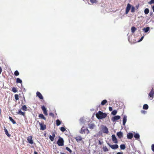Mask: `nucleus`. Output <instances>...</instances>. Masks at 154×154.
Segmentation results:
<instances>
[{
  "instance_id": "1",
  "label": "nucleus",
  "mask_w": 154,
  "mask_h": 154,
  "mask_svg": "<svg viewBox=\"0 0 154 154\" xmlns=\"http://www.w3.org/2000/svg\"><path fill=\"white\" fill-rule=\"evenodd\" d=\"M96 116L98 119H102L106 117L107 114L106 113H103L101 111H99L96 114Z\"/></svg>"
},
{
  "instance_id": "2",
  "label": "nucleus",
  "mask_w": 154,
  "mask_h": 154,
  "mask_svg": "<svg viewBox=\"0 0 154 154\" xmlns=\"http://www.w3.org/2000/svg\"><path fill=\"white\" fill-rule=\"evenodd\" d=\"M101 130L104 133L108 134L109 131L106 126L103 125H101Z\"/></svg>"
},
{
  "instance_id": "3",
  "label": "nucleus",
  "mask_w": 154,
  "mask_h": 154,
  "mask_svg": "<svg viewBox=\"0 0 154 154\" xmlns=\"http://www.w3.org/2000/svg\"><path fill=\"white\" fill-rule=\"evenodd\" d=\"M57 143L59 146H63L64 145V140L63 138L60 137Z\"/></svg>"
},
{
  "instance_id": "4",
  "label": "nucleus",
  "mask_w": 154,
  "mask_h": 154,
  "mask_svg": "<svg viewBox=\"0 0 154 154\" xmlns=\"http://www.w3.org/2000/svg\"><path fill=\"white\" fill-rule=\"evenodd\" d=\"M107 144L113 149H116L119 147V146L117 144L111 145L110 143H107Z\"/></svg>"
},
{
  "instance_id": "5",
  "label": "nucleus",
  "mask_w": 154,
  "mask_h": 154,
  "mask_svg": "<svg viewBox=\"0 0 154 154\" xmlns=\"http://www.w3.org/2000/svg\"><path fill=\"white\" fill-rule=\"evenodd\" d=\"M120 119V116H116L113 117L111 120L113 122H115Z\"/></svg>"
},
{
  "instance_id": "6",
  "label": "nucleus",
  "mask_w": 154,
  "mask_h": 154,
  "mask_svg": "<svg viewBox=\"0 0 154 154\" xmlns=\"http://www.w3.org/2000/svg\"><path fill=\"white\" fill-rule=\"evenodd\" d=\"M154 94V90L153 88H152L148 96H149L151 98H152L151 99L152 100L153 99V96Z\"/></svg>"
},
{
  "instance_id": "7",
  "label": "nucleus",
  "mask_w": 154,
  "mask_h": 154,
  "mask_svg": "<svg viewBox=\"0 0 154 154\" xmlns=\"http://www.w3.org/2000/svg\"><path fill=\"white\" fill-rule=\"evenodd\" d=\"M88 127L90 129H93L96 126L92 122H91L88 125Z\"/></svg>"
},
{
  "instance_id": "8",
  "label": "nucleus",
  "mask_w": 154,
  "mask_h": 154,
  "mask_svg": "<svg viewBox=\"0 0 154 154\" xmlns=\"http://www.w3.org/2000/svg\"><path fill=\"white\" fill-rule=\"evenodd\" d=\"M39 125L40 126V129L41 130H43L46 129V126L44 124L40 122L39 123Z\"/></svg>"
},
{
  "instance_id": "9",
  "label": "nucleus",
  "mask_w": 154,
  "mask_h": 154,
  "mask_svg": "<svg viewBox=\"0 0 154 154\" xmlns=\"http://www.w3.org/2000/svg\"><path fill=\"white\" fill-rule=\"evenodd\" d=\"M131 8V5L129 3H128L127 4V6L126 7V11H125V14H127L129 12L130 9Z\"/></svg>"
},
{
  "instance_id": "10",
  "label": "nucleus",
  "mask_w": 154,
  "mask_h": 154,
  "mask_svg": "<svg viewBox=\"0 0 154 154\" xmlns=\"http://www.w3.org/2000/svg\"><path fill=\"white\" fill-rule=\"evenodd\" d=\"M112 140L113 142L115 143H118V140L115 135L114 134H112Z\"/></svg>"
},
{
  "instance_id": "11",
  "label": "nucleus",
  "mask_w": 154,
  "mask_h": 154,
  "mask_svg": "<svg viewBox=\"0 0 154 154\" xmlns=\"http://www.w3.org/2000/svg\"><path fill=\"white\" fill-rule=\"evenodd\" d=\"M27 140L29 143L32 144L33 143L32 140V137L29 136L27 137Z\"/></svg>"
},
{
  "instance_id": "12",
  "label": "nucleus",
  "mask_w": 154,
  "mask_h": 154,
  "mask_svg": "<svg viewBox=\"0 0 154 154\" xmlns=\"http://www.w3.org/2000/svg\"><path fill=\"white\" fill-rule=\"evenodd\" d=\"M127 120V116L126 115H124L123 119L122 124L123 125H125Z\"/></svg>"
},
{
  "instance_id": "13",
  "label": "nucleus",
  "mask_w": 154,
  "mask_h": 154,
  "mask_svg": "<svg viewBox=\"0 0 154 154\" xmlns=\"http://www.w3.org/2000/svg\"><path fill=\"white\" fill-rule=\"evenodd\" d=\"M36 95L40 99H43V96L40 92L37 91L36 92Z\"/></svg>"
},
{
  "instance_id": "14",
  "label": "nucleus",
  "mask_w": 154,
  "mask_h": 154,
  "mask_svg": "<svg viewBox=\"0 0 154 154\" xmlns=\"http://www.w3.org/2000/svg\"><path fill=\"white\" fill-rule=\"evenodd\" d=\"M133 135L131 133H129L127 134V138L129 139H131L133 137Z\"/></svg>"
},
{
  "instance_id": "15",
  "label": "nucleus",
  "mask_w": 154,
  "mask_h": 154,
  "mask_svg": "<svg viewBox=\"0 0 154 154\" xmlns=\"http://www.w3.org/2000/svg\"><path fill=\"white\" fill-rule=\"evenodd\" d=\"M117 135L120 139L121 138L123 137V133L121 131L118 132L117 133Z\"/></svg>"
},
{
  "instance_id": "16",
  "label": "nucleus",
  "mask_w": 154,
  "mask_h": 154,
  "mask_svg": "<svg viewBox=\"0 0 154 154\" xmlns=\"http://www.w3.org/2000/svg\"><path fill=\"white\" fill-rule=\"evenodd\" d=\"M150 29V28L149 27L144 28L143 29V30L144 32L146 33L148 32Z\"/></svg>"
},
{
  "instance_id": "17",
  "label": "nucleus",
  "mask_w": 154,
  "mask_h": 154,
  "mask_svg": "<svg viewBox=\"0 0 154 154\" xmlns=\"http://www.w3.org/2000/svg\"><path fill=\"white\" fill-rule=\"evenodd\" d=\"M18 114H19L20 115H21L24 116H25V115L24 112H22L21 110H19L18 112H17Z\"/></svg>"
},
{
  "instance_id": "18",
  "label": "nucleus",
  "mask_w": 154,
  "mask_h": 154,
  "mask_svg": "<svg viewBox=\"0 0 154 154\" xmlns=\"http://www.w3.org/2000/svg\"><path fill=\"white\" fill-rule=\"evenodd\" d=\"M75 139L77 142L81 141L82 139V137L81 136L77 137H75Z\"/></svg>"
},
{
  "instance_id": "19",
  "label": "nucleus",
  "mask_w": 154,
  "mask_h": 154,
  "mask_svg": "<svg viewBox=\"0 0 154 154\" xmlns=\"http://www.w3.org/2000/svg\"><path fill=\"white\" fill-rule=\"evenodd\" d=\"M134 137L135 138L137 139H139L140 136L138 133H135L134 134Z\"/></svg>"
},
{
  "instance_id": "20",
  "label": "nucleus",
  "mask_w": 154,
  "mask_h": 154,
  "mask_svg": "<svg viewBox=\"0 0 154 154\" xmlns=\"http://www.w3.org/2000/svg\"><path fill=\"white\" fill-rule=\"evenodd\" d=\"M4 130L5 132V134L8 136L10 137V135L8 133V130L7 129H6L5 127H4Z\"/></svg>"
},
{
  "instance_id": "21",
  "label": "nucleus",
  "mask_w": 154,
  "mask_h": 154,
  "mask_svg": "<svg viewBox=\"0 0 154 154\" xmlns=\"http://www.w3.org/2000/svg\"><path fill=\"white\" fill-rule=\"evenodd\" d=\"M39 117L42 119H43L44 120H46V118L44 117L43 115L42 114H40L39 115Z\"/></svg>"
},
{
  "instance_id": "22",
  "label": "nucleus",
  "mask_w": 154,
  "mask_h": 154,
  "mask_svg": "<svg viewBox=\"0 0 154 154\" xmlns=\"http://www.w3.org/2000/svg\"><path fill=\"white\" fill-rule=\"evenodd\" d=\"M120 149L122 150L125 149L126 147L125 145L124 144H121L120 145Z\"/></svg>"
},
{
  "instance_id": "23",
  "label": "nucleus",
  "mask_w": 154,
  "mask_h": 154,
  "mask_svg": "<svg viewBox=\"0 0 154 154\" xmlns=\"http://www.w3.org/2000/svg\"><path fill=\"white\" fill-rule=\"evenodd\" d=\"M136 30V28L134 26H132L131 28V31L133 33H134Z\"/></svg>"
},
{
  "instance_id": "24",
  "label": "nucleus",
  "mask_w": 154,
  "mask_h": 154,
  "mask_svg": "<svg viewBox=\"0 0 154 154\" xmlns=\"http://www.w3.org/2000/svg\"><path fill=\"white\" fill-rule=\"evenodd\" d=\"M9 119L13 124H16V122L12 119L11 117L10 116L9 117Z\"/></svg>"
},
{
  "instance_id": "25",
  "label": "nucleus",
  "mask_w": 154,
  "mask_h": 154,
  "mask_svg": "<svg viewBox=\"0 0 154 154\" xmlns=\"http://www.w3.org/2000/svg\"><path fill=\"white\" fill-rule=\"evenodd\" d=\"M79 121H80V123L81 124H82L84 122L85 120L83 118H82L80 119Z\"/></svg>"
},
{
  "instance_id": "26",
  "label": "nucleus",
  "mask_w": 154,
  "mask_h": 154,
  "mask_svg": "<svg viewBox=\"0 0 154 154\" xmlns=\"http://www.w3.org/2000/svg\"><path fill=\"white\" fill-rule=\"evenodd\" d=\"M148 106L147 104H145L143 106V109H148Z\"/></svg>"
},
{
  "instance_id": "27",
  "label": "nucleus",
  "mask_w": 154,
  "mask_h": 154,
  "mask_svg": "<svg viewBox=\"0 0 154 154\" xmlns=\"http://www.w3.org/2000/svg\"><path fill=\"white\" fill-rule=\"evenodd\" d=\"M103 151L105 152H107L109 150L108 149L106 146H103Z\"/></svg>"
},
{
  "instance_id": "28",
  "label": "nucleus",
  "mask_w": 154,
  "mask_h": 154,
  "mask_svg": "<svg viewBox=\"0 0 154 154\" xmlns=\"http://www.w3.org/2000/svg\"><path fill=\"white\" fill-rule=\"evenodd\" d=\"M107 102V101L106 100H103L101 103V104L102 105H104Z\"/></svg>"
},
{
  "instance_id": "29",
  "label": "nucleus",
  "mask_w": 154,
  "mask_h": 154,
  "mask_svg": "<svg viewBox=\"0 0 154 154\" xmlns=\"http://www.w3.org/2000/svg\"><path fill=\"white\" fill-rule=\"evenodd\" d=\"M85 130L84 128L83 127H82L81 128V130L80 131V133L81 134L85 133Z\"/></svg>"
},
{
  "instance_id": "30",
  "label": "nucleus",
  "mask_w": 154,
  "mask_h": 154,
  "mask_svg": "<svg viewBox=\"0 0 154 154\" xmlns=\"http://www.w3.org/2000/svg\"><path fill=\"white\" fill-rule=\"evenodd\" d=\"M16 82L17 83H22V81L20 78H17L16 79Z\"/></svg>"
},
{
  "instance_id": "31",
  "label": "nucleus",
  "mask_w": 154,
  "mask_h": 154,
  "mask_svg": "<svg viewBox=\"0 0 154 154\" xmlns=\"http://www.w3.org/2000/svg\"><path fill=\"white\" fill-rule=\"evenodd\" d=\"M56 125L57 126H59L61 124V122L59 119H57L56 121Z\"/></svg>"
},
{
  "instance_id": "32",
  "label": "nucleus",
  "mask_w": 154,
  "mask_h": 154,
  "mask_svg": "<svg viewBox=\"0 0 154 154\" xmlns=\"http://www.w3.org/2000/svg\"><path fill=\"white\" fill-rule=\"evenodd\" d=\"M144 12L145 14H147L149 12V10L148 8H146L145 9Z\"/></svg>"
},
{
  "instance_id": "33",
  "label": "nucleus",
  "mask_w": 154,
  "mask_h": 154,
  "mask_svg": "<svg viewBox=\"0 0 154 154\" xmlns=\"http://www.w3.org/2000/svg\"><path fill=\"white\" fill-rule=\"evenodd\" d=\"M117 113V111L116 110H113L111 112V114L113 115H115Z\"/></svg>"
},
{
  "instance_id": "34",
  "label": "nucleus",
  "mask_w": 154,
  "mask_h": 154,
  "mask_svg": "<svg viewBox=\"0 0 154 154\" xmlns=\"http://www.w3.org/2000/svg\"><path fill=\"white\" fill-rule=\"evenodd\" d=\"M131 12L132 13H134L135 11V8L133 6H131Z\"/></svg>"
},
{
  "instance_id": "35",
  "label": "nucleus",
  "mask_w": 154,
  "mask_h": 154,
  "mask_svg": "<svg viewBox=\"0 0 154 154\" xmlns=\"http://www.w3.org/2000/svg\"><path fill=\"white\" fill-rule=\"evenodd\" d=\"M22 109L24 111H26L27 109V107L26 105H24L22 106Z\"/></svg>"
},
{
  "instance_id": "36",
  "label": "nucleus",
  "mask_w": 154,
  "mask_h": 154,
  "mask_svg": "<svg viewBox=\"0 0 154 154\" xmlns=\"http://www.w3.org/2000/svg\"><path fill=\"white\" fill-rule=\"evenodd\" d=\"M14 74L16 76H18L19 75V73L18 71L16 70L14 72Z\"/></svg>"
},
{
  "instance_id": "37",
  "label": "nucleus",
  "mask_w": 154,
  "mask_h": 154,
  "mask_svg": "<svg viewBox=\"0 0 154 154\" xmlns=\"http://www.w3.org/2000/svg\"><path fill=\"white\" fill-rule=\"evenodd\" d=\"M42 110L43 111H46L47 110L46 108H45V106H43L41 107Z\"/></svg>"
},
{
  "instance_id": "38",
  "label": "nucleus",
  "mask_w": 154,
  "mask_h": 154,
  "mask_svg": "<svg viewBox=\"0 0 154 154\" xmlns=\"http://www.w3.org/2000/svg\"><path fill=\"white\" fill-rule=\"evenodd\" d=\"M12 91L14 93H16L17 91L16 88L15 87H13L12 88Z\"/></svg>"
},
{
  "instance_id": "39",
  "label": "nucleus",
  "mask_w": 154,
  "mask_h": 154,
  "mask_svg": "<svg viewBox=\"0 0 154 154\" xmlns=\"http://www.w3.org/2000/svg\"><path fill=\"white\" fill-rule=\"evenodd\" d=\"M49 138L51 141H53L54 139V138L52 137L51 135H50Z\"/></svg>"
},
{
  "instance_id": "40",
  "label": "nucleus",
  "mask_w": 154,
  "mask_h": 154,
  "mask_svg": "<svg viewBox=\"0 0 154 154\" xmlns=\"http://www.w3.org/2000/svg\"><path fill=\"white\" fill-rule=\"evenodd\" d=\"M60 130L64 132L65 131L66 129L64 127H61L60 128Z\"/></svg>"
},
{
  "instance_id": "41",
  "label": "nucleus",
  "mask_w": 154,
  "mask_h": 154,
  "mask_svg": "<svg viewBox=\"0 0 154 154\" xmlns=\"http://www.w3.org/2000/svg\"><path fill=\"white\" fill-rule=\"evenodd\" d=\"M14 97L15 99L16 100H17L19 99L18 95V94H15Z\"/></svg>"
},
{
  "instance_id": "42",
  "label": "nucleus",
  "mask_w": 154,
  "mask_h": 154,
  "mask_svg": "<svg viewBox=\"0 0 154 154\" xmlns=\"http://www.w3.org/2000/svg\"><path fill=\"white\" fill-rule=\"evenodd\" d=\"M148 4L150 5L154 4V0H151V1L148 2Z\"/></svg>"
},
{
  "instance_id": "43",
  "label": "nucleus",
  "mask_w": 154,
  "mask_h": 154,
  "mask_svg": "<svg viewBox=\"0 0 154 154\" xmlns=\"http://www.w3.org/2000/svg\"><path fill=\"white\" fill-rule=\"evenodd\" d=\"M66 149L70 152L71 153L72 152V150L68 147H66Z\"/></svg>"
},
{
  "instance_id": "44",
  "label": "nucleus",
  "mask_w": 154,
  "mask_h": 154,
  "mask_svg": "<svg viewBox=\"0 0 154 154\" xmlns=\"http://www.w3.org/2000/svg\"><path fill=\"white\" fill-rule=\"evenodd\" d=\"M91 2L92 3H96L97 1L96 0H90Z\"/></svg>"
},
{
  "instance_id": "45",
  "label": "nucleus",
  "mask_w": 154,
  "mask_h": 154,
  "mask_svg": "<svg viewBox=\"0 0 154 154\" xmlns=\"http://www.w3.org/2000/svg\"><path fill=\"white\" fill-rule=\"evenodd\" d=\"M144 36H142L141 38H140V39L138 41V42H140L144 38Z\"/></svg>"
},
{
  "instance_id": "46",
  "label": "nucleus",
  "mask_w": 154,
  "mask_h": 154,
  "mask_svg": "<svg viewBox=\"0 0 154 154\" xmlns=\"http://www.w3.org/2000/svg\"><path fill=\"white\" fill-rule=\"evenodd\" d=\"M152 150L154 152V144H152L151 146Z\"/></svg>"
},
{
  "instance_id": "47",
  "label": "nucleus",
  "mask_w": 154,
  "mask_h": 154,
  "mask_svg": "<svg viewBox=\"0 0 154 154\" xmlns=\"http://www.w3.org/2000/svg\"><path fill=\"white\" fill-rule=\"evenodd\" d=\"M43 113H44V114L45 115V116H47L48 115V113L47 112V110H46V111H43Z\"/></svg>"
},
{
  "instance_id": "48",
  "label": "nucleus",
  "mask_w": 154,
  "mask_h": 154,
  "mask_svg": "<svg viewBox=\"0 0 154 154\" xmlns=\"http://www.w3.org/2000/svg\"><path fill=\"white\" fill-rule=\"evenodd\" d=\"M49 115L50 116H53V117H54V114L52 112H51L49 114Z\"/></svg>"
},
{
  "instance_id": "49",
  "label": "nucleus",
  "mask_w": 154,
  "mask_h": 154,
  "mask_svg": "<svg viewBox=\"0 0 154 154\" xmlns=\"http://www.w3.org/2000/svg\"><path fill=\"white\" fill-rule=\"evenodd\" d=\"M109 110L110 111H112V109L111 107H109Z\"/></svg>"
},
{
  "instance_id": "50",
  "label": "nucleus",
  "mask_w": 154,
  "mask_h": 154,
  "mask_svg": "<svg viewBox=\"0 0 154 154\" xmlns=\"http://www.w3.org/2000/svg\"><path fill=\"white\" fill-rule=\"evenodd\" d=\"M52 135L51 136L52 137H53L54 138L55 137V134L53 133L52 134Z\"/></svg>"
},
{
  "instance_id": "51",
  "label": "nucleus",
  "mask_w": 154,
  "mask_h": 154,
  "mask_svg": "<svg viewBox=\"0 0 154 154\" xmlns=\"http://www.w3.org/2000/svg\"><path fill=\"white\" fill-rule=\"evenodd\" d=\"M150 16H152L153 15V13L152 11L150 12Z\"/></svg>"
},
{
  "instance_id": "52",
  "label": "nucleus",
  "mask_w": 154,
  "mask_h": 154,
  "mask_svg": "<svg viewBox=\"0 0 154 154\" xmlns=\"http://www.w3.org/2000/svg\"><path fill=\"white\" fill-rule=\"evenodd\" d=\"M2 70L1 67L0 66V74L1 73Z\"/></svg>"
},
{
  "instance_id": "53",
  "label": "nucleus",
  "mask_w": 154,
  "mask_h": 154,
  "mask_svg": "<svg viewBox=\"0 0 154 154\" xmlns=\"http://www.w3.org/2000/svg\"><path fill=\"white\" fill-rule=\"evenodd\" d=\"M102 142H101L100 141V140H99V144H100V145H101V144H102Z\"/></svg>"
},
{
  "instance_id": "54",
  "label": "nucleus",
  "mask_w": 154,
  "mask_h": 154,
  "mask_svg": "<svg viewBox=\"0 0 154 154\" xmlns=\"http://www.w3.org/2000/svg\"><path fill=\"white\" fill-rule=\"evenodd\" d=\"M116 154H123V153L122 152H118Z\"/></svg>"
},
{
  "instance_id": "55",
  "label": "nucleus",
  "mask_w": 154,
  "mask_h": 154,
  "mask_svg": "<svg viewBox=\"0 0 154 154\" xmlns=\"http://www.w3.org/2000/svg\"><path fill=\"white\" fill-rule=\"evenodd\" d=\"M152 9L153 12H154V5L152 6Z\"/></svg>"
},
{
  "instance_id": "56",
  "label": "nucleus",
  "mask_w": 154,
  "mask_h": 154,
  "mask_svg": "<svg viewBox=\"0 0 154 154\" xmlns=\"http://www.w3.org/2000/svg\"><path fill=\"white\" fill-rule=\"evenodd\" d=\"M139 5H137L136 7V8L137 9L139 7Z\"/></svg>"
},
{
  "instance_id": "57",
  "label": "nucleus",
  "mask_w": 154,
  "mask_h": 154,
  "mask_svg": "<svg viewBox=\"0 0 154 154\" xmlns=\"http://www.w3.org/2000/svg\"><path fill=\"white\" fill-rule=\"evenodd\" d=\"M34 154H38V152L36 151L34 152Z\"/></svg>"
},
{
  "instance_id": "58",
  "label": "nucleus",
  "mask_w": 154,
  "mask_h": 154,
  "mask_svg": "<svg viewBox=\"0 0 154 154\" xmlns=\"http://www.w3.org/2000/svg\"><path fill=\"white\" fill-rule=\"evenodd\" d=\"M60 154H66L64 153H63V152H60Z\"/></svg>"
},
{
  "instance_id": "59",
  "label": "nucleus",
  "mask_w": 154,
  "mask_h": 154,
  "mask_svg": "<svg viewBox=\"0 0 154 154\" xmlns=\"http://www.w3.org/2000/svg\"><path fill=\"white\" fill-rule=\"evenodd\" d=\"M144 111H142V113H144Z\"/></svg>"
},
{
  "instance_id": "60",
  "label": "nucleus",
  "mask_w": 154,
  "mask_h": 154,
  "mask_svg": "<svg viewBox=\"0 0 154 154\" xmlns=\"http://www.w3.org/2000/svg\"><path fill=\"white\" fill-rule=\"evenodd\" d=\"M24 88V90L25 91H26L25 88Z\"/></svg>"
}]
</instances>
